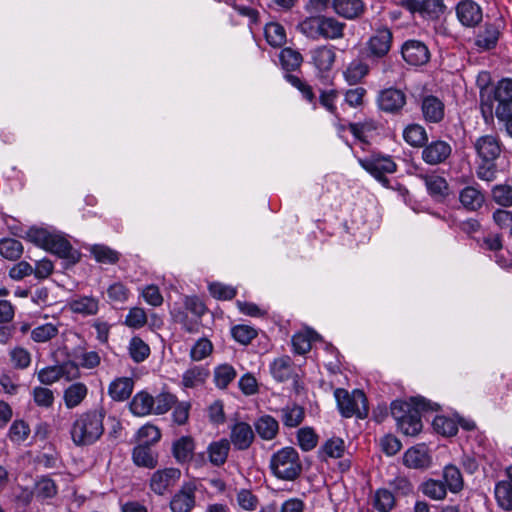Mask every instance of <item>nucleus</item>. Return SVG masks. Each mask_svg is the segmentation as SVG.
Returning a JSON list of instances; mask_svg holds the SVG:
<instances>
[{
  "instance_id": "nucleus-61",
  "label": "nucleus",
  "mask_w": 512,
  "mask_h": 512,
  "mask_svg": "<svg viewBox=\"0 0 512 512\" xmlns=\"http://www.w3.org/2000/svg\"><path fill=\"white\" fill-rule=\"evenodd\" d=\"M209 292L218 300H231L237 293L234 287L218 282L209 285Z\"/></svg>"
},
{
  "instance_id": "nucleus-14",
  "label": "nucleus",
  "mask_w": 512,
  "mask_h": 512,
  "mask_svg": "<svg viewBox=\"0 0 512 512\" xmlns=\"http://www.w3.org/2000/svg\"><path fill=\"white\" fill-rule=\"evenodd\" d=\"M333 11L345 20H358L366 12V4L363 0H334Z\"/></svg>"
},
{
  "instance_id": "nucleus-34",
  "label": "nucleus",
  "mask_w": 512,
  "mask_h": 512,
  "mask_svg": "<svg viewBox=\"0 0 512 512\" xmlns=\"http://www.w3.org/2000/svg\"><path fill=\"white\" fill-rule=\"evenodd\" d=\"M305 417L304 409L296 404L287 405L281 409V420L286 427L299 426Z\"/></svg>"
},
{
  "instance_id": "nucleus-39",
  "label": "nucleus",
  "mask_w": 512,
  "mask_h": 512,
  "mask_svg": "<svg viewBox=\"0 0 512 512\" xmlns=\"http://www.w3.org/2000/svg\"><path fill=\"white\" fill-rule=\"evenodd\" d=\"M444 484L452 493L463 489L464 481L460 470L454 465H447L443 470Z\"/></svg>"
},
{
  "instance_id": "nucleus-19",
  "label": "nucleus",
  "mask_w": 512,
  "mask_h": 512,
  "mask_svg": "<svg viewBox=\"0 0 512 512\" xmlns=\"http://www.w3.org/2000/svg\"><path fill=\"white\" fill-rule=\"evenodd\" d=\"M311 59L319 72L330 71L336 60L335 47L331 45L318 46L311 51Z\"/></svg>"
},
{
  "instance_id": "nucleus-26",
  "label": "nucleus",
  "mask_w": 512,
  "mask_h": 512,
  "mask_svg": "<svg viewBox=\"0 0 512 512\" xmlns=\"http://www.w3.org/2000/svg\"><path fill=\"white\" fill-rule=\"evenodd\" d=\"M230 451V441L227 439H220L219 441L212 442L207 449L209 461L214 466H222Z\"/></svg>"
},
{
  "instance_id": "nucleus-53",
  "label": "nucleus",
  "mask_w": 512,
  "mask_h": 512,
  "mask_svg": "<svg viewBox=\"0 0 512 512\" xmlns=\"http://www.w3.org/2000/svg\"><path fill=\"white\" fill-rule=\"evenodd\" d=\"M10 361L15 369H26L31 363V354L23 347H15L9 352Z\"/></svg>"
},
{
  "instance_id": "nucleus-62",
  "label": "nucleus",
  "mask_w": 512,
  "mask_h": 512,
  "mask_svg": "<svg viewBox=\"0 0 512 512\" xmlns=\"http://www.w3.org/2000/svg\"><path fill=\"white\" fill-rule=\"evenodd\" d=\"M138 438L143 441L142 445H152L157 443L161 438V432L158 427L147 424L138 430Z\"/></svg>"
},
{
  "instance_id": "nucleus-20",
  "label": "nucleus",
  "mask_w": 512,
  "mask_h": 512,
  "mask_svg": "<svg viewBox=\"0 0 512 512\" xmlns=\"http://www.w3.org/2000/svg\"><path fill=\"white\" fill-rule=\"evenodd\" d=\"M254 437L252 427L246 422H238L231 428L230 440L237 450L248 449Z\"/></svg>"
},
{
  "instance_id": "nucleus-44",
  "label": "nucleus",
  "mask_w": 512,
  "mask_h": 512,
  "mask_svg": "<svg viewBox=\"0 0 512 512\" xmlns=\"http://www.w3.org/2000/svg\"><path fill=\"white\" fill-rule=\"evenodd\" d=\"M368 73H369V66H368V64H366V63H364V62H362L360 60H354L347 67L346 71L344 72V76H345V79L350 84H357Z\"/></svg>"
},
{
  "instance_id": "nucleus-22",
  "label": "nucleus",
  "mask_w": 512,
  "mask_h": 512,
  "mask_svg": "<svg viewBox=\"0 0 512 512\" xmlns=\"http://www.w3.org/2000/svg\"><path fill=\"white\" fill-rule=\"evenodd\" d=\"M69 309L73 313L84 316L96 315L99 310V300L92 296H79L68 303Z\"/></svg>"
},
{
  "instance_id": "nucleus-17",
  "label": "nucleus",
  "mask_w": 512,
  "mask_h": 512,
  "mask_svg": "<svg viewBox=\"0 0 512 512\" xmlns=\"http://www.w3.org/2000/svg\"><path fill=\"white\" fill-rule=\"evenodd\" d=\"M459 21L466 27H475L483 18L480 6L472 0H463L456 6Z\"/></svg>"
},
{
  "instance_id": "nucleus-21",
  "label": "nucleus",
  "mask_w": 512,
  "mask_h": 512,
  "mask_svg": "<svg viewBox=\"0 0 512 512\" xmlns=\"http://www.w3.org/2000/svg\"><path fill=\"white\" fill-rule=\"evenodd\" d=\"M403 463L408 468L424 469L429 467L431 459L424 447H412L405 452Z\"/></svg>"
},
{
  "instance_id": "nucleus-3",
  "label": "nucleus",
  "mask_w": 512,
  "mask_h": 512,
  "mask_svg": "<svg viewBox=\"0 0 512 512\" xmlns=\"http://www.w3.org/2000/svg\"><path fill=\"white\" fill-rule=\"evenodd\" d=\"M270 469L278 479L294 481L302 471L298 452L292 447H285L271 456Z\"/></svg>"
},
{
  "instance_id": "nucleus-25",
  "label": "nucleus",
  "mask_w": 512,
  "mask_h": 512,
  "mask_svg": "<svg viewBox=\"0 0 512 512\" xmlns=\"http://www.w3.org/2000/svg\"><path fill=\"white\" fill-rule=\"evenodd\" d=\"M133 386L134 382L132 378H117L109 385L108 393L113 400L124 401L131 396Z\"/></svg>"
},
{
  "instance_id": "nucleus-29",
  "label": "nucleus",
  "mask_w": 512,
  "mask_h": 512,
  "mask_svg": "<svg viewBox=\"0 0 512 512\" xmlns=\"http://www.w3.org/2000/svg\"><path fill=\"white\" fill-rule=\"evenodd\" d=\"M459 199L462 205L470 211L480 209L485 201L482 192L473 186H467L462 189Z\"/></svg>"
},
{
  "instance_id": "nucleus-28",
  "label": "nucleus",
  "mask_w": 512,
  "mask_h": 512,
  "mask_svg": "<svg viewBox=\"0 0 512 512\" xmlns=\"http://www.w3.org/2000/svg\"><path fill=\"white\" fill-rule=\"evenodd\" d=\"M254 426L258 435L264 440L274 439L279 430L278 421L270 415H264L258 418Z\"/></svg>"
},
{
  "instance_id": "nucleus-37",
  "label": "nucleus",
  "mask_w": 512,
  "mask_h": 512,
  "mask_svg": "<svg viewBox=\"0 0 512 512\" xmlns=\"http://www.w3.org/2000/svg\"><path fill=\"white\" fill-rule=\"evenodd\" d=\"M68 355L78 360L79 366L85 369H94L101 363V357L96 351H85L81 348H75Z\"/></svg>"
},
{
  "instance_id": "nucleus-12",
  "label": "nucleus",
  "mask_w": 512,
  "mask_h": 512,
  "mask_svg": "<svg viewBox=\"0 0 512 512\" xmlns=\"http://www.w3.org/2000/svg\"><path fill=\"white\" fill-rule=\"evenodd\" d=\"M403 59L410 65L420 66L426 64L430 59L428 47L420 41L409 40L402 47Z\"/></svg>"
},
{
  "instance_id": "nucleus-32",
  "label": "nucleus",
  "mask_w": 512,
  "mask_h": 512,
  "mask_svg": "<svg viewBox=\"0 0 512 512\" xmlns=\"http://www.w3.org/2000/svg\"><path fill=\"white\" fill-rule=\"evenodd\" d=\"M154 398L146 393H137L130 403V409L137 416H145L153 412Z\"/></svg>"
},
{
  "instance_id": "nucleus-15",
  "label": "nucleus",
  "mask_w": 512,
  "mask_h": 512,
  "mask_svg": "<svg viewBox=\"0 0 512 512\" xmlns=\"http://www.w3.org/2000/svg\"><path fill=\"white\" fill-rule=\"evenodd\" d=\"M181 472L177 468H166L156 471L150 480L151 489L159 495H163L179 480Z\"/></svg>"
},
{
  "instance_id": "nucleus-23",
  "label": "nucleus",
  "mask_w": 512,
  "mask_h": 512,
  "mask_svg": "<svg viewBox=\"0 0 512 512\" xmlns=\"http://www.w3.org/2000/svg\"><path fill=\"white\" fill-rule=\"evenodd\" d=\"M57 491L58 489L54 480L48 476H42L35 482L33 492L27 494L26 500L29 502L33 495L42 501L50 499L57 495Z\"/></svg>"
},
{
  "instance_id": "nucleus-35",
  "label": "nucleus",
  "mask_w": 512,
  "mask_h": 512,
  "mask_svg": "<svg viewBox=\"0 0 512 512\" xmlns=\"http://www.w3.org/2000/svg\"><path fill=\"white\" fill-rule=\"evenodd\" d=\"M292 365L293 363L289 356L280 357L271 364V373L277 381H286L292 376Z\"/></svg>"
},
{
  "instance_id": "nucleus-59",
  "label": "nucleus",
  "mask_w": 512,
  "mask_h": 512,
  "mask_svg": "<svg viewBox=\"0 0 512 512\" xmlns=\"http://www.w3.org/2000/svg\"><path fill=\"white\" fill-rule=\"evenodd\" d=\"M129 289L121 282H115L107 288L109 301L123 304L129 298Z\"/></svg>"
},
{
  "instance_id": "nucleus-27",
  "label": "nucleus",
  "mask_w": 512,
  "mask_h": 512,
  "mask_svg": "<svg viewBox=\"0 0 512 512\" xmlns=\"http://www.w3.org/2000/svg\"><path fill=\"white\" fill-rule=\"evenodd\" d=\"M88 393L87 386L82 382H76L68 386L64 391V402L67 408L77 407L86 398Z\"/></svg>"
},
{
  "instance_id": "nucleus-10",
  "label": "nucleus",
  "mask_w": 512,
  "mask_h": 512,
  "mask_svg": "<svg viewBox=\"0 0 512 512\" xmlns=\"http://www.w3.org/2000/svg\"><path fill=\"white\" fill-rule=\"evenodd\" d=\"M496 101V116H504L506 112H512V79L505 78L498 82L492 90V102Z\"/></svg>"
},
{
  "instance_id": "nucleus-60",
  "label": "nucleus",
  "mask_w": 512,
  "mask_h": 512,
  "mask_svg": "<svg viewBox=\"0 0 512 512\" xmlns=\"http://www.w3.org/2000/svg\"><path fill=\"white\" fill-rule=\"evenodd\" d=\"M231 333L233 338L243 345L249 344L258 334L256 329L248 325H236Z\"/></svg>"
},
{
  "instance_id": "nucleus-51",
  "label": "nucleus",
  "mask_w": 512,
  "mask_h": 512,
  "mask_svg": "<svg viewBox=\"0 0 512 512\" xmlns=\"http://www.w3.org/2000/svg\"><path fill=\"white\" fill-rule=\"evenodd\" d=\"M90 251L100 263L115 264L119 260V253L105 245H93Z\"/></svg>"
},
{
  "instance_id": "nucleus-38",
  "label": "nucleus",
  "mask_w": 512,
  "mask_h": 512,
  "mask_svg": "<svg viewBox=\"0 0 512 512\" xmlns=\"http://www.w3.org/2000/svg\"><path fill=\"white\" fill-rule=\"evenodd\" d=\"M266 41L272 47H281L286 43V32L284 27L275 22L266 24L264 28Z\"/></svg>"
},
{
  "instance_id": "nucleus-13",
  "label": "nucleus",
  "mask_w": 512,
  "mask_h": 512,
  "mask_svg": "<svg viewBox=\"0 0 512 512\" xmlns=\"http://www.w3.org/2000/svg\"><path fill=\"white\" fill-rule=\"evenodd\" d=\"M473 147L481 160H496L501 154V143L495 135L478 137Z\"/></svg>"
},
{
  "instance_id": "nucleus-30",
  "label": "nucleus",
  "mask_w": 512,
  "mask_h": 512,
  "mask_svg": "<svg viewBox=\"0 0 512 512\" xmlns=\"http://www.w3.org/2000/svg\"><path fill=\"white\" fill-rule=\"evenodd\" d=\"M491 75L487 71H482L478 74L476 79V85L480 90V103L482 108L487 107L490 111L492 110V90L490 87Z\"/></svg>"
},
{
  "instance_id": "nucleus-36",
  "label": "nucleus",
  "mask_w": 512,
  "mask_h": 512,
  "mask_svg": "<svg viewBox=\"0 0 512 512\" xmlns=\"http://www.w3.org/2000/svg\"><path fill=\"white\" fill-rule=\"evenodd\" d=\"M23 254L22 243L14 238L0 240V255L10 261L18 260Z\"/></svg>"
},
{
  "instance_id": "nucleus-58",
  "label": "nucleus",
  "mask_w": 512,
  "mask_h": 512,
  "mask_svg": "<svg viewBox=\"0 0 512 512\" xmlns=\"http://www.w3.org/2000/svg\"><path fill=\"white\" fill-rule=\"evenodd\" d=\"M147 323V315L143 308L133 307L129 310L124 324L133 329L142 328Z\"/></svg>"
},
{
  "instance_id": "nucleus-43",
  "label": "nucleus",
  "mask_w": 512,
  "mask_h": 512,
  "mask_svg": "<svg viewBox=\"0 0 512 512\" xmlns=\"http://www.w3.org/2000/svg\"><path fill=\"white\" fill-rule=\"evenodd\" d=\"M324 39L337 40L344 37L346 24L333 16L324 15Z\"/></svg>"
},
{
  "instance_id": "nucleus-9",
  "label": "nucleus",
  "mask_w": 512,
  "mask_h": 512,
  "mask_svg": "<svg viewBox=\"0 0 512 512\" xmlns=\"http://www.w3.org/2000/svg\"><path fill=\"white\" fill-rule=\"evenodd\" d=\"M197 487L193 482L184 483L170 501L172 512H190L196 504Z\"/></svg>"
},
{
  "instance_id": "nucleus-55",
  "label": "nucleus",
  "mask_w": 512,
  "mask_h": 512,
  "mask_svg": "<svg viewBox=\"0 0 512 512\" xmlns=\"http://www.w3.org/2000/svg\"><path fill=\"white\" fill-rule=\"evenodd\" d=\"M492 198L500 206H512V187L508 184L496 185L492 189Z\"/></svg>"
},
{
  "instance_id": "nucleus-46",
  "label": "nucleus",
  "mask_w": 512,
  "mask_h": 512,
  "mask_svg": "<svg viewBox=\"0 0 512 512\" xmlns=\"http://www.w3.org/2000/svg\"><path fill=\"white\" fill-rule=\"evenodd\" d=\"M373 506L379 512H390L395 506V497L387 489H378L374 494Z\"/></svg>"
},
{
  "instance_id": "nucleus-54",
  "label": "nucleus",
  "mask_w": 512,
  "mask_h": 512,
  "mask_svg": "<svg viewBox=\"0 0 512 512\" xmlns=\"http://www.w3.org/2000/svg\"><path fill=\"white\" fill-rule=\"evenodd\" d=\"M433 427L439 434L447 437L454 436L458 432L457 423L444 416L435 417L433 420Z\"/></svg>"
},
{
  "instance_id": "nucleus-40",
  "label": "nucleus",
  "mask_w": 512,
  "mask_h": 512,
  "mask_svg": "<svg viewBox=\"0 0 512 512\" xmlns=\"http://www.w3.org/2000/svg\"><path fill=\"white\" fill-rule=\"evenodd\" d=\"M419 489L425 496L433 500H443L447 495L446 485L440 480H426L420 485Z\"/></svg>"
},
{
  "instance_id": "nucleus-16",
  "label": "nucleus",
  "mask_w": 512,
  "mask_h": 512,
  "mask_svg": "<svg viewBox=\"0 0 512 512\" xmlns=\"http://www.w3.org/2000/svg\"><path fill=\"white\" fill-rule=\"evenodd\" d=\"M421 112L427 123L438 124L445 116V105L434 95L424 96L421 100Z\"/></svg>"
},
{
  "instance_id": "nucleus-41",
  "label": "nucleus",
  "mask_w": 512,
  "mask_h": 512,
  "mask_svg": "<svg viewBox=\"0 0 512 512\" xmlns=\"http://www.w3.org/2000/svg\"><path fill=\"white\" fill-rule=\"evenodd\" d=\"M403 137L407 143L414 147H422L428 141L426 130L419 124L407 126L403 132Z\"/></svg>"
},
{
  "instance_id": "nucleus-6",
  "label": "nucleus",
  "mask_w": 512,
  "mask_h": 512,
  "mask_svg": "<svg viewBox=\"0 0 512 512\" xmlns=\"http://www.w3.org/2000/svg\"><path fill=\"white\" fill-rule=\"evenodd\" d=\"M407 98L403 90L389 87L381 90L377 97V104L381 111L390 114H399L406 105Z\"/></svg>"
},
{
  "instance_id": "nucleus-47",
  "label": "nucleus",
  "mask_w": 512,
  "mask_h": 512,
  "mask_svg": "<svg viewBox=\"0 0 512 512\" xmlns=\"http://www.w3.org/2000/svg\"><path fill=\"white\" fill-rule=\"evenodd\" d=\"M280 61L286 71H295L301 66L303 57L300 52L286 47L280 53Z\"/></svg>"
},
{
  "instance_id": "nucleus-64",
  "label": "nucleus",
  "mask_w": 512,
  "mask_h": 512,
  "mask_svg": "<svg viewBox=\"0 0 512 512\" xmlns=\"http://www.w3.org/2000/svg\"><path fill=\"white\" fill-rule=\"evenodd\" d=\"M30 433L29 426L23 420H15L10 426L8 436L13 442H22Z\"/></svg>"
},
{
  "instance_id": "nucleus-56",
  "label": "nucleus",
  "mask_w": 512,
  "mask_h": 512,
  "mask_svg": "<svg viewBox=\"0 0 512 512\" xmlns=\"http://www.w3.org/2000/svg\"><path fill=\"white\" fill-rule=\"evenodd\" d=\"M285 78L292 86H294L301 92L302 96L308 102L312 104L316 103V96L313 92L312 86H310L308 83L304 82L298 76L293 74H287Z\"/></svg>"
},
{
  "instance_id": "nucleus-5",
  "label": "nucleus",
  "mask_w": 512,
  "mask_h": 512,
  "mask_svg": "<svg viewBox=\"0 0 512 512\" xmlns=\"http://www.w3.org/2000/svg\"><path fill=\"white\" fill-rule=\"evenodd\" d=\"M393 34L386 26H381L373 32L366 43L367 56L372 59H382L390 51Z\"/></svg>"
},
{
  "instance_id": "nucleus-31",
  "label": "nucleus",
  "mask_w": 512,
  "mask_h": 512,
  "mask_svg": "<svg viewBox=\"0 0 512 512\" xmlns=\"http://www.w3.org/2000/svg\"><path fill=\"white\" fill-rule=\"evenodd\" d=\"M133 462L139 467L153 469L157 465V458L149 445H138L132 452Z\"/></svg>"
},
{
  "instance_id": "nucleus-42",
  "label": "nucleus",
  "mask_w": 512,
  "mask_h": 512,
  "mask_svg": "<svg viewBox=\"0 0 512 512\" xmlns=\"http://www.w3.org/2000/svg\"><path fill=\"white\" fill-rule=\"evenodd\" d=\"M208 376V370L200 366H194L183 374L182 383L186 388H194L202 385Z\"/></svg>"
},
{
  "instance_id": "nucleus-45",
  "label": "nucleus",
  "mask_w": 512,
  "mask_h": 512,
  "mask_svg": "<svg viewBox=\"0 0 512 512\" xmlns=\"http://www.w3.org/2000/svg\"><path fill=\"white\" fill-rule=\"evenodd\" d=\"M424 180L427 190L432 196L444 198L448 194V183L443 177L428 175Z\"/></svg>"
},
{
  "instance_id": "nucleus-11",
  "label": "nucleus",
  "mask_w": 512,
  "mask_h": 512,
  "mask_svg": "<svg viewBox=\"0 0 512 512\" xmlns=\"http://www.w3.org/2000/svg\"><path fill=\"white\" fill-rule=\"evenodd\" d=\"M452 153L451 145L443 140H436L426 145L422 150V159L429 165L444 163Z\"/></svg>"
},
{
  "instance_id": "nucleus-63",
  "label": "nucleus",
  "mask_w": 512,
  "mask_h": 512,
  "mask_svg": "<svg viewBox=\"0 0 512 512\" xmlns=\"http://www.w3.org/2000/svg\"><path fill=\"white\" fill-rule=\"evenodd\" d=\"M176 403V397L171 393H160L154 398L153 412L155 414H164Z\"/></svg>"
},
{
  "instance_id": "nucleus-8",
  "label": "nucleus",
  "mask_w": 512,
  "mask_h": 512,
  "mask_svg": "<svg viewBox=\"0 0 512 512\" xmlns=\"http://www.w3.org/2000/svg\"><path fill=\"white\" fill-rule=\"evenodd\" d=\"M361 166L373 175L384 186H388L389 180L385 176L386 173H394L396 164L389 157H373L370 159L360 160Z\"/></svg>"
},
{
  "instance_id": "nucleus-4",
  "label": "nucleus",
  "mask_w": 512,
  "mask_h": 512,
  "mask_svg": "<svg viewBox=\"0 0 512 512\" xmlns=\"http://www.w3.org/2000/svg\"><path fill=\"white\" fill-rule=\"evenodd\" d=\"M334 395L342 416L349 418L356 415L360 419L367 417V398L363 391L355 389L349 393L345 389L338 388Z\"/></svg>"
},
{
  "instance_id": "nucleus-48",
  "label": "nucleus",
  "mask_w": 512,
  "mask_h": 512,
  "mask_svg": "<svg viewBox=\"0 0 512 512\" xmlns=\"http://www.w3.org/2000/svg\"><path fill=\"white\" fill-rule=\"evenodd\" d=\"M58 333V325L46 323L31 331V339L37 343H45L56 337Z\"/></svg>"
},
{
  "instance_id": "nucleus-1",
  "label": "nucleus",
  "mask_w": 512,
  "mask_h": 512,
  "mask_svg": "<svg viewBox=\"0 0 512 512\" xmlns=\"http://www.w3.org/2000/svg\"><path fill=\"white\" fill-rule=\"evenodd\" d=\"M437 404L422 397L411 398L410 402L395 400L391 403V414L398 428L407 436H415L422 430L421 412L436 410Z\"/></svg>"
},
{
  "instance_id": "nucleus-18",
  "label": "nucleus",
  "mask_w": 512,
  "mask_h": 512,
  "mask_svg": "<svg viewBox=\"0 0 512 512\" xmlns=\"http://www.w3.org/2000/svg\"><path fill=\"white\" fill-rule=\"evenodd\" d=\"M48 243L47 251L56 254L60 258L67 259L72 264L79 261V252L74 250L70 242L63 236L53 234Z\"/></svg>"
},
{
  "instance_id": "nucleus-57",
  "label": "nucleus",
  "mask_w": 512,
  "mask_h": 512,
  "mask_svg": "<svg viewBox=\"0 0 512 512\" xmlns=\"http://www.w3.org/2000/svg\"><path fill=\"white\" fill-rule=\"evenodd\" d=\"M298 444L304 451H310L317 445L318 437L310 427L301 428L297 433Z\"/></svg>"
},
{
  "instance_id": "nucleus-2",
  "label": "nucleus",
  "mask_w": 512,
  "mask_h": 512,
  "mask_svg": "<svg viewBox=\"0 0 512 512\" xmlns=\"http://www.w3.org/2000/svg\"><path fill=\"white\" fill-rule=\"evenodd\" d=\"M105 415L106 412L103 408H96L79 414L70 430L73 443L79 447L96 443L104 433L103 421Z\"/></svg>"
},
{
  "instance_id": "nucleus-52",
  "label": "nucleus",
  "mask_w": 512,
  "mask_h": 512,
  "mask_svg": "<svg viewBox=\"0 0 512 512\" xmlns=\"http://www.w3.org/2000/svg\"><path fill=\"white\" fill-rule=\"evenodd\" d=\"M236 377L235 369L228 364L218 366L214 372V381L217 387L226 388Z\"/></svg>"
},
{
  "instance_id": "nucleus-49",
  "label": "nucleus",
  "mask_w": 512,
  "mask_h": 512,
  "mask_svg": "<svg viewBox=\"0 0 512 512\" xmlns=\"http://www.w3.org/2000/svg\"><path fill=\"white\" fill-rule=\"evenodd\" d=\"M129 355L136 363L143 362L150 355V348L140 337H133L129 343Z\"/></svg>"
},
{
  "instance_id": "nucleus-33",
  "label": "nucleus",
  "mask_w": 512,
  "mask_h": 512,
  "mask_svg": "<svg viewBox=\"0 0 512 512\" xmlns=\"http://www.w3.org/2000/svg\"><path fill=\"white\" fill-rule=\"evenodd\" d=\"M499 38V30L493 24H486L475 40V45L483 50H490L497 44Z\"/></svg>"
},
{
  "instance_id": "nucleus-24",
  "label": "nucleus",
  "mask_w": 512,
  "mask_h": 512,
  "mask_svg": "<svg viewBox=\"0 0 512 512\" xmlns=\"http://www.w3.org/2000/svg\"><path fill=\"white\" fill-rule=\"evenodd\" d=\"M195 443L191 436H182L173 443L172 453L179 463L189 462L194 454Z\"/></svg>"
},
{
  "instance_id": "nucleus-50",
  "label": "nucleus",
  "mask_w": 512,
  "mask_h": 512,
  "mask_svg": "<svg viewBox=\"0 0 512 512\" xmlns=\"http://www.w3.org/2000/svg\"><path fill=\"white\" fill-rule=\"evenodd\" d=\"M495 497L505 510H512V484L510 482H499L495 487Z\"/></svg>"
},
{
  "instance_id": "nucleus-7",
  "label": "nucleus",
  "mask_w": 512,
  "mask_h": 512,
  "mask_svg": "<svg viewBox=\"0 0 512 512\" xmlns=\"http://www.w3.org/2000/svg\"><path fill=\"white\" fill-rule=\"evenodd\" d=\"M402 7L411 13H419L424 18L437 19L446 8L443 0H403Z\"/></svg>"
}]
</instances>
